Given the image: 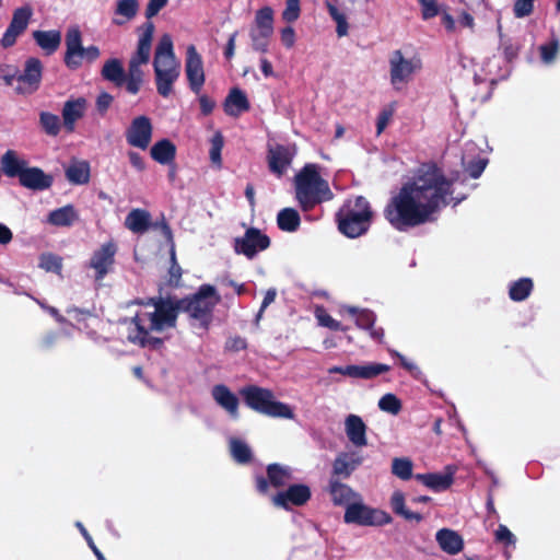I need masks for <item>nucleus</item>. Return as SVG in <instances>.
Wrapping results in <instances>:
<instances>
[{
	"mask_svg": "<svg viewBox=\"0 0 560 560\" xmlns=\"http://www.w3.org/2000/svg\"><path fill=\"white\" fill-rule=\"evenodd\" d=\"M454 180L435 162L422 163L411 180L405 183L384 208V218L393 228L405 231L432 220L433 214L466 196L454 197Z\"/></svg>",
	"mask_w": 560,
	"mask_h": 560,
	"instance_id": "obj_1",
	"label": "nucleus"
},
{
	"mask_svg": "<svg viewBox=\"0 0 560 560\" xmlns=\"http://www.w3.org/2000/svg\"><path fill=\"white\" fill-rule=\"evenodd\" d=\"M319 171V165L307 163L294 177L295 198L305 212L334 197L328 182L320 176Z\"/></svg>",
	"mask_w": 560,
	"mask_h": 560,
	"instance_id": "obj_2",
	"label": "nucleus"
},
{
	"mask_svg": "<svg viewBox=\"0 0 560 560\" xmlns=\"http://www.w3.org/2000/svg\"><path fill=\"white\" fill-rule=\"evenodd\" d=\"M373 220L370 202L363 196L348 199L336 213V222L341 234L355 238L365 234Z\"/></svg>",
	"mask_w": 560,
	"mask_h": 560,
	"instance_id": "obj_3",
	"label": "nucleus"
},
{
	"mask_svg": "<svg viewBox=\"0 0 560 560\" xmlns=\"http://www.w3.org/2000/svg\"><path fill=\"white\" fill-rule=\"evenodd\" d=\"M180 311L186 313L191 320L197 322L198 327L208 331L213 319V311L220 303L221 296L212 284H201L198 290L178 299Z\"/></svg>",
	"mask_w": 560,
	"mask_h": 560,
	"instance_id": "obj_4",
	"label": "nucleus"
},
{
	"mask_svg": "<svg viewBox=\"0 0 560 560\" xmlns=\"http://www.w3.org/2000/svg\"><path fill=\"white\" fill-rule=\"evenodd\" d=\"M244 404L257 413L281 419H293L292 408L282 401L276 400L271 389L258 385H246L240 389Z\"/></svg>",
	"mask_w": 560,
	"mask_h": 560,
	"instance_id": "obj_5",
	"label": "nucleus"
},
{
	"mask_svg": "<svg viewBox=\"0 0 560 560\" xmlns=\"http://www.w3.org/2000/svg\"><path fill=\"white\" fill-rule=\"evenodd\" d=\"M136 304L143 306H154V311L140 314L142 318L149 320V329L153 331H163L165 328L176 326L177 316L180 311L179 301L176 298L154 296L147 300H136Z\"/></svg>",
	"mask_w": 560,
	"mask_h": 560,
	"instance_id": "obj_6",
	"label": "nucleus"
},
{
	"mask_svg": "<svg viewBox=\"0 0 560 560\" xmlns=\"http://www.w3.org/2000/svg\"><path fill=\"white\" fill-rule=\"evenodd\" d=\"M392 520L388 513L370 508L360 501L348 504L343 515L345 523L360 526H382L389 524Z\"/></svg>",
	"mask_w": 560,
	"mask_h": 560,
	"instance_id": "obj_7",
	"label": "nucleus"
},
{
	"mask_svg": "<svg viewBox=\"0 0 560 560\" xmlns=\"http://www.w3.org/2000/svg\"><path fill=\"white\" fill-rule=\"evenodd\" d=\"M154 28L153 22H145L141 25L137 50L129 60L126 77L143 79V71L140 67L147 65L150 60Z\"/></svg>",
	"mask_w": 560,
	"mask_h": 560,
	"instance_id": "obj_8",
	"label": "nucleus"
},
{
	"mask_svg": "<svg viewBox=\"0 0 560 560\" xmlns=\"http://www.w3.org/2000/svg\"><path fill=\"white\" fill-rule=\"evenodd\" d=\"M270 237L257 228H248L242 237L234 240V252L253 259L270 246Z\"/></svg>",
	"mask_w": 560,
	"mask_h": 560,
	"instance_id": "obj_9",
	"label": "nucleus"
},
{
	"mask_svg": "<svg viewBox=\"0 0 560 560\" xmlns=\"http://www.w3.org/2000/svg\"><path fill=\"white\" fill-rule=\"evenodd\" d=\"M117 249V244L114 241H108L93 252L88 267L94 270L95 281H102L113 271Z\"/></svg>",
	"mask_w": 560,
	"mask_h": 560,
	"instance_id": "obj_10",
	"label": "nucleus"
},
{
	"mask_svg": "<svg viewBox=\"0 0 560 560\" xmlns=\"http://www.w3.org/2000/svg\"><path fill=\"white\" fill-rule=\"evenodd\" d=\"M185 72L189 89L195 94H200L206 75L201 55L194 45H189L186 51Z\"/></svg>",
	"mask_w": 560,
	"mask_h": 560,
	"instance_id": "obj_11",
	"label": "nucleus"
},
{
	"mask_svg": "<svg viewBox=\"0 0 560 560\" xmlns=\"http://www.w3.org/2000/svg\"><path fill=\"white\" fill-rule=\"evenodd\" d=\"M153 133V126L148 116L141 115L132 119L129 128L126 130L127 143L131 147L145 150Z\"/></svg>",
	"mask_w": 560,
	"mask_h": 560,
	"instance_id": "obj_12",
	"label": "nucleus"
},
{
	"mask_svg": "<svg viewBox=\"0 0 560 560\" xmlns=\"http://www.w3.org/2000/svg\"><path fill=\"white\" fill-rule=\"evenodd\" d=\"M32 14L33 11L30 5L14 10L12 20L0 39V44L3 48H10L16 43L18 37L27 28Z\"/></svg>",
	"mask_w": 560,
	"mask_h": 560,
	"instance_id": "obj_13",
	"label": "nucleus"
},
{
	"mask_svg": "<svg viewBox=\"0 0 560 560\" xmlns=\"http://www.w3.org/2000/svg\"><path fill=\"white\" fill-rule=\"evenodd\" d=\"M390 82L393 85L407 83L412 74L421 68L419 59H406L400 50H395L389 59Z\"/></svg>",
	"mask_w": 560,
	"mask_h": 560,
	"instance_id": "obj_14",
	"label": "nucleus"
},
{
	"mask_svg": "<svg viewBox=\"0 0 560 560\" xmlns=\"http://www.w3.org/2000/svg\"><path fill=\"white\" fill-rule=\"evenodd\" d=\"M266 472L267 477H256V489L260 494H267L270 486L275 488L284 487L292 478L291 469L278 463L269 464Z\"/></svg>",
	"mask_w": 560,
	"mask_h": 560,
	"instance_id": "obj_15",
	"label": "nucleus"
},
{
	"mask_svg": "<svg viewBox=\"0 0 560 560\" xmlns=\"http://www.w3.org/2000/svg\"><path fill=\"white\" fill-rule=\"evenodd\" d=\"M312 497L308 486L304 483H295L289 486L284 491H280L271 499L273 505L290 510L291 505L302 506L306 504Z\"/></svg>",
	"mask_w": 560,
	"mask_h": 560,
	"instance_id": "obj_16",
	"label": "nucleus"
},
{
	"mask_svg": "<svg viewBox=\"0 0 560 560\" xmlns=\"http://www.w3.org/2000/svg\"><path fill=\"white\" fill-rule=\"evenodd\" d=\"M390 370V366L384 363L371 362L364 365L331 366L329 374H341L351 378L372 380Z\"/></svg>",
	"mask_w": 560,
	"mask_h": 560,
	"instance_id": "obj_17",
	"label": "nucleus"
},
{
	"mask_svg": "<svg viewBox=\"0 0 560 560\" xmlns=\"http://www.w3.org/2000/svg\"><path fill=\"white\" fill-rule=\"evenodd\" d=\"M158 93L168 97L173 92V84L180 74L179 62L153 63Z\"/></svg>",
	"mask_w": 560,
	"mask_h": 560,
	"instance_id": "obj_18",
	"label": "nucleus"
},
{
	"mask_svg": "<svg viewBox=\"0 0 560 560\" xmlns=\"http://www.w3.org/2000/svg\"><path fill=\"white\" fill-rule=\"evenodd\" d=\"M131 323L135 324V329L129 332L128 340L135 345H139L142 348H150L159 350L163 347L164 341L159 337L150 336L151 329L144 325V318L138 313L131 318Z\"/></svg>",
	"mask_w": 560,
	"mask_h": 560,
	"instance_id": "obj_19",
	"label": "nucleus"
},
{
	"mask_svg": "<svg viewBox=\"0 0 560 560\" xmlns=\"http://www.w3.org/2000/svg\"><path fill=\"white\" fill-rule=\"evenodd\" d=\"M363 458L358 452H341L332 462L330 479H347L362 464Z\"/></svg>",
	"mask_w": 560,
	"mask_h": 560,
	"instance_id": "obj_20",
	"label": "nucleus"
},
{
	"mask_svg": "<svg viewBox=\"0 0 560 560\" xmlns=\"http://www.w3.org/2000/svg\"><path fill=\"white\" fill-rule=\"evenodd\" d=\"M293 158L294 150L282 144H277L268 150V167L271 173L281 177L291 165Z\"/></svg>",
	"mask_w": 560,
	"mask_h": 560,
	"instance_id": "obj_21",
	"label": "nucleus"
},
{
	"mask_svg": "<svg viewBox=\"0 0 560 560\" xmlns=\"http://www.w3.org/2000/svg\"><path fill=\"white\" fill-rule=\"evenodd\" d=\"M66 47L65 65L69 69L75 70L81 66V59L77 57L83 51L82 34L78 26L68 28L66 34Z\"/></svg>",
	"mask_w": 560,
	"mask_h": 560,
	"instance_id": "obj_22",
	"label": "nucleus"
},
{
	"mask_svg": "<svg viewBox=\"0 0 560 560\" xmlns=\"http://www.w3.org/2000/svg\"><path fill=\"white\" fill-rule=\"evenodd\" d=\"M43 65L38 58L31 57L25 61V68L22 74L18 75L19 85L16 86V91L19 93H24V90L21 84H26L28 86V92L35 91L42 80Z\"/></svg>",
	"mask_w": 560,
	"mask_h": 560,
	"instance_id": "obj_23",
	"label": "nucleus"
},
{
	"mask_svg": "<svg viewBox=\"0 0 560 560\" xmlns=\"http://www.w3.org/2000/svg\"><path fill=\"white\" fill-rule=\"evenodd\" d=\"M327 492L330 495L331 502L336 506H348L352 502L360 500L361 497L351 487L343 483L339 479L328 480Z\"/></svg>",
	"mask_w": 560,
	"mask_h": 560,
	"instance_id": "obj_24",
	"label": "nucleus"
},
{
	"mask_svg": "<svg viewBox=\"0 0 560 560\" xmlns=\"http://www.w3.org/2000/svg\"><path fill=\"white\" fill-rule=\"evenodd\" d=\"M20 184L32 190H45L51 187L54 177L46 174L42 168L33 166L26 167L21 174Z\"/></svg>",
	"mask_w": 560,
	"mask_h": 560,
	"instance_id": "obj_25",
	"label": "nucleus"
},
{
	"mask_svg": "<svg viewBox=\"0 0 560 560\" xmlns=\"http://www.w3.org/2000/svg\"><path fill=\"white\" fill-rule=\"evenodd\" d=\"M211 396L213 400L232 417H237L240 405L238 398L226 385H214L211 389Z\"/></svg>",
	"mask_w": 560,
	"mask_h": 560,
	"instance_id": "obj_26",
	"label": "nucleus"
},
{
	"mask_svg": "<svg viewBox=\"0 0 560 560\" xmlns=\"http://www.w3.org/2000/svg\"><path fill=\"white\" fill-rule=\"evenodd\" d=\"M345 430L349 441L357 447H363L368 444L366 424L361 417L349 415L345 420Z\"/></svg>",
	"mask_w": 560,
	"mask_h": 560,
	"instance_id": "obj_27",
	"label": "nucleus"
},
{
	"mask_svg": "<svg viewBox=\"0 0 560 560\" xmlns=\"http://www.w3.org/2000/svg\"><path fill=\"white\" fill-rule=\"evenodd\" d=\"M421 7V16L424 21L441 14V21L448 33H453L456 28L454 18L447 11H441L436 0H418Z\"/></svg>",
	"mask_w": 560,
	"mask_h": 560,
	"instance_id": "obj_28",
	"label": "nucleus"
},
{
	"mask_svg": "<svg viewBox=\"0 0 560 560\" xmlns=\"http://www.w3.org/2000/svg\"><path fill=\"white\" fill-rule=\"evenodd\" d=\"M223 108L226 115L236 117L250 109L246 94L238 88H232L225 97Z\"/></svg>",
	"mask_w": 560,
	"mask_h": 560,
	"instance_id": "obj_29",
	"label": "nucleus"
},
{
	"mask_svg": "<svg viewBox=\"0 0 560 560\" xmlns=\"http://www.w3.org/2000/svg\"><path fill=\"white\" fill-rule=\"evenodd\" d=\"M86 100L84 97L69 100L65 103L62 118L68 131H73L75 121L84 116Z\"/></svg>",
	"mask_w": 560,
	"mask_h": 560,
	"instance_id": "obj_30",
	"label": "nucleus"
},
{
	"mask_svg": "<svg viewBox=\"0 0 560 560\" xmlns=\"http://www.w3.org/2000/svg\"><path fill=\"white\" fill-rule=\"evenodd\" d=\"M435 539L440 548L448 555H456L462 551L464 547L462 536L448 528L438 530Z\"/></svg>",
	"mask_w": 560,
	"mask_h": 560,
	"instance_id": "obj_31",
	"label": "nucleus"
},
{
	"mask_svg": "<svg viewBox=\"0 0 560 560\" xmlns=\"http://www.w3.org/2000/svg\"><path fill=\"white\" fill-rule=\"evenodd\" d=\"M150 155L162 165H171L176 158V145L170 139H161L151 147Z\"/></svg>",
	"mask_w": 560,
	"mask_h": 560,
	"instance_id": "obj_32",
	"label": "nucleus"
},
{
	"mask_svg": "<svg viewBox=\"0 0 560 560\" xmlns=\"http://www.w3.org/2000/svg\"><path fill=\"white\" fill-rule=\"evenodd\" d=\"M151 225V214L144 209H132L125 219V226L136 234L145 233Z\"/></svg>",
	"mask_w": 560,
	"mask_h": 560,
	"instance_id": "obj_33",
	"label": "nucleus"
},
{
	"mask_svg": "<svg viewBox=\"0 0 560 560\" xmlns=\"http://www.w3.org/2000/svg\"><path fill=\"white\" fill-rule=\"evenodd\" d=\"M1 167L5 176L10 178L18 177L25 171L28 163L20 159L14 150H8L0 159Z\"/></svg>",
	"mask_w": 560,
	"mask_h": 560,
	"instance_id": "obj_34",
	"label": "nucleus"
},
{
	"mask_svg": "<svg viewBox=\"0 0 560 560\" xmlns=\"http://www.w3.org/2000/svg\"><path fill=\"white\" fill-rule=\"evenodd\" d=\"M33 38L46 55H52L60 46L61 33L56 30L34 31Z\"/></svg>",
	"mask_w": 560,
	"mask_h": 560,
	"instance_id": "obj_35",
	"label": "nucleus"
},
{
	"mask_svg": "<svg viewBox=\"0 0 560 560\" xmlns=\"http://www.w3.org/2000/svg\"><path fill=\"white\" fill-rule=\"evenodd\" d=\"M104 80L113 82L116 86L124 85L126 81V72L122 62L117 58L108 59L101 71Z\"/></svg>",
	"mask_w": 560,
	"mask_h": 560,
	"instance_id": "obj_36",
	"label": "nucleus"
},
{
	"mask_svg": "<svg viewBox=\"0 0 560 560\" xmlns=\"http://www.w3.org/2000/svg\"><path fill=\"white\" fill-rule=\"evenodd\" d=\"M78 219V213L72 205H66L49 212L47 222L54 226H70Z\"/></svg>",
	"mask_w": 560,
	"mask_h": 560,
	"instance_id": "obj_37",
	"label": "nucleus"
},
{
	"mask_svg": "<svg viewBox=\"0 0 560 560\" xmlns=\"http://www.w3.org/2000/svg\"><path fill=\"white\" fill-rule=\"evenodd\" d=\"M66 178L73 185H84L90 182V165L85 161H75L66 168Z\"/></svg>",
	"mask_w": 560,
	"mask_h": 560,
	"instance_id": "obj_38",
	"label": "nucleus"
},
{
	"mask_svg": "<svg viewBox=\"0 0 560 560\" xmlns=\"http://www.w3.org/2000/svg\"><path fill=\"white\" fill-rule=\"evenodd\" d=\"M275 12L271 7H262L255 13L254 27L250 31L273 34Z\"/></svg>",
	"mask_w": 560,
	"mask_h": 560,
	"instance_id": "obj_39",
	"label": "nucleus"
},
{
	"mask_svg": "<svg viewBox=\"0 0 560 560\" xmlns=\"http://www.w3.org/2000/svg\"><path fill=\"white\" fill-rule=\"evenodd\" d=\"M390 508L396 515L404 517L406 521H415L420 523L423 516L418 512L408 510L405 505V494L401 491H395L390 498Z\"/></svg>",
	"mask_w": 560,
	"mask_h": 560,
	"instance_id": "obj_40",
	"label": "nucleus"
},
{
	"mask_svg": "<svg viewBox=\"0 0 560 560\" xmlns=\"http://www.w3.org/2000/svg\"><path fill=\"white\" fill-rule=\"evenodd\" d=\"M178 62L175 58L173 40L168 34H164L155 48L153 63Z\"/></svg>",
	"mask_w": 560,
	"mask_h": 560,
	"instance_id": "obj_41",
	"label": "nucleus"
},
{
	"mask_svg": "<svg viewBox=\"0 0 560 560\" xmlns=\"http://www.w3.org/2000/svg\"><path fill=\"white\" fill-rule=\"evenodd\" d=\"M277 224L281 231L295 232L301 225L300 214L293 208H284L277 215Z\"/></svg>",
	"mask_w": 560,
	"mask_h": 560,
	"instance_id": "obj_42",
	"label": "nucleus"
},
{
	"mask_svg": "<svg viewBox=\"0 0 560 560\" xmlns=\"http://www.w3.org/2000/svg\"><path fill=\"white\" fill-rule=\"evenodd\" d=\"M534 289V282L530 278L524 277L511 282L509 287V296L514 302L526 300Z\"/></svg>",
	"mask_w": 560,
	"mask_h": 560,
	"instance_id": "obj_43",
	"label": "nucleus"
},
{
	"mask_svg": "<svg viewBox=\"0 0 560 560\" xmlns=\"http://www.w3.org/2000/svg\"><path fill=\"white\" fill-rule=\"evenodd\" d=\"M182 276L183 269L176 258L175 244H172L170 248V268L165 280L166 285L172 289L179 288L182 285Z\"/></svg>",
	"mask_w": 560,
	"mask_h": 560,
	"instance_id": "obj_44",
	"label": "nucleus"
},
{
	"mask_svg": "<svg viewBox=\"0 0 560 560\" xmlns=\"http://www.w3.org/2000/svg\"><path fill=\"white\" fill-rule=\"evenodd\" d=\"M139 11L138 0H117L115 14L120 15L124 20L114 19V24L122 25L125 22L132 20Z\"/></svg>",
	"mask_w": 560,
	"mask_h": 560,
	"instance_id": "obj_45",
	"label": "nucleus"
},
{
	"mask_svg": "<svg viewBox=\"0 0 560 560\" xmlns=\"http://www.w3.org/2000/svg\"><path fill=\"white\" fill-rule=\"evenodd\" d=\"M454 482L453 472H446V474H440V472H429V480L427 488L435 491L441 492L445 491Z\"/></svg>",
	"mask_w": 560,
	"mask_h": 560,
	"instance_id": "obj_46",
	"label": "nucleus"
},
{
	"mask_svg": "<svg viewBox=\"0 0 560 560\" xmlns=\"http://www.w3.org/2000/svg\"><path fill=\"white\" fill-rule=\"evenodd\" d=\"M327 11L330 18L336 22V33L338 37H343L348 35L349 24L347 21V16L341 13L338 8L329 1L325 3Z\"/></svg>",
	"mask_w": 560,
	"mask_h": 560,
	"instance_id": "obj_47",
	"label": "nucleus"
},
{
	"mask_svg": "<svg viewBox=\"0 0 560 560\" xmlns=\"http://www.w3.org/2000/svg\"><path fill=\"white\" fill-rule=\"evenodd\" d=\"M347 311L351 316L355 317V324L358 327L365 329V330L372 329L374 327L376 318L372 311H370V310L359 311L357 307H353V306L348 307Z\"/></svg>",
	"mask_w": 560,
	"mask_h": 560,
	"instance_id": "obj_48",
	"label": "nucleus"
},
{
	"mask_svg": "<svg viewBox=\"0 0 560 560\" xmlns=\"http://www.w3.org/2000/svg\"><path fill=\"white\" fill-rule=\"evenodd\" d=\"M230 446L232 456L237 463L246 464L252 460V451L245 442L238 439H232Z\"/></svg>",
	"mask_w": 560,
	"mask_h": 560,
	"instance_id": "obj_49",
	"label": "nucleus"
},
{
	"mask_svg": "<svg viewBox=\"0 0 560 560\" xmlns=\"http://www.w3.org/2000/svg\"><path fill=\"white\" fill-rule=\"evenodd\" d=\"M413 464L409 458H394L392 463V472L402 480H409L412 477Z\"/></svg>",
	"mask_w": 560,
	"mask_h": 560,
	"instance_id": "obj_50",
	"label": "nucleus"
},
{
	"mask_svg": "<svg viewBox=\"0 0 560 560\" xmlns=\"http://www.w3.org/2000/svg\"><path fill=\"white\" fill-rule=\"evenodd\" d=\"M39 267L47 272L59 275L62 270V258L51 253L42 254L39 257Z\"/></svg>",
	"mask_w": 560,
	"mask_h": 560,
	"instance_id": "obj_51",
	"label": "nucleus"
},
{
	"mask_svg": "<svg viewBox=\"0 0 560 560\" xmlns=\"http://www.w3.org/2000/svg\"><path fill=\"white\" fill-rule=\"evenodd\" d=\"M39 121L44 131L49 136H57L60 131V119L57 115L43 112L39 116Z\"/></svg>",
	"mask_w": 560,
	"mask_h": 560,
	"instance_id": "obj_52",
	"label": "nucleus"
},
{
	"mask_svg": "<svg viewBox=\"0 0 560 560\" xmlns=\"http://www.w3.org/2000/svg\"><path fill=\"white\" fill-rule=\"evenodd\" d=\"M271 36L272 34L250 31L249 37L252 40L253 50L261 54L268 52Z\"/></svg>",
	"mask_w": 560,
	"mask_h": 560,
	"instance_id": "obj_53",
	"label": "nucleus"
},
{
	"mask_svg": "<svg viewBox=\"0 0 560 560\" xmlns=\"http://www.w3.org/2000/svg\"><path fill=\"white\" fill-rule=\"evenodd\" d=\"M378 408L392 415H397L401 410V401L394 394H385L378 400Z\"/></svg>",
	"mask_w": 560,
	"mask_h": 560,
	"instance_id": "obj_54",
	"label": "nucleus"
},
{
	"mask_svg": "<svg viewBox=\"0 0 560 560\" xmlns=\"http://www.w3.org/2000/svg\"><path fill=\"white\" fill-rule=\"evenodd\" d=\"M540 58L545 63H551L556 60L559 51L558 38H552L549 43L539 47Z\"/></svg>",
	"mask_w": 560,
	"mask_h": 560,
	"instance_id": "obj_55",
	"label": "nucleus"
},
{
	"mask_svg": "<svg viewBox=\"0 0 560 560\" xmlns=\"http://www.w3.org/2000/svg\"><path fill=\"white\" fill-rule=\"evenodd\" d=\"M224 144V139L221 132H217L211 139V148H210V160L214 165L221 166V151Z\"/></svg>",
	"mask_w": 560,
	"mask_h": 560,
	"instance_id": "obj_56",
	"label": "nucleus"
},
{
	"mask_svg": "<svg viewBox=\"0 0 560 560\" xmlns=\"http://www.w3.org/2000/svg\"><path fill=\"white\" fill-rule=\"evenodd\" d=\"M501 48L504 59L508 62H513L517 57L521 50V44L518 42H514L512 39H502Z\"/></svg>",
	"mask_w": 560,
	"mask_h": 560,
	"instance_id": "obj_57",
	"label": "nucleus"
},
{
	"mask_svg": "<svg viewBox=\"0 0 560 560\" xmlns=\"http://www.w3.org/2000/svg\"><path fill=\"white\" fill-rule=\"evenodd\" d=\"M300 0H285V9L282 12L283 21L293 23L300 18Z\"/></svg>",
	"mask_w": 560,
	"mask_h": 560,
	"instance_id": "obj_58",
	"label": "nucleus"
},
{
	"mask_svg": "<svg viewBox=\"0 0 560 560\" xmlns=\"http://www.w3.org/2000/svg\"><path fill=\"white\" fill-rule=\"evenodd\" d=\"M487 164V159H474L469 161L467 164H465V171L469 174L471 178H478L483 173Z\"/></svg>",
	"mask_w": 560,
	"mask_h": 560,
	"instance_id": "obj_59",
	"label": "nucleus"
},
{
	"mask_svg": "<svg viewBox=\"0 0 560 560\" xmlns=\"http://www.w3.org/2000/svg\"><path fill=\"white\" fill-rule=\"evenodd\" d=\"M535 0H515L513 13L515 18L522 19L532 14Z\"/></svg>",
	"mask_w": 560,
	"mask_h": 560,
	"instance_id": "obj_60",
	"label": "nucleus"
},
{
	"mask_svg": "<svg viewBox=\"0 0 560 560\" xmlns=\"http://www.w3.org/2000/svg\"><path fill=\"white\" fill-rule=\"evenodd\" d=\"M495 541L501 542L504 546H514L516 538L505 525L500 524L495 530Z\"/></svg>",
	"mask_w": 560,
	"mask_h": 560,
	"instance_id": "obj_61",
	"label": "nucleus"
},
{
	"mask_svg": "<svg viewBox=\"0 0 560 560\" xmlns=\"http://www.w3.org/2000/svg\"><path fill=\"white\" fill-rule=\"evenodd\" d=\"M75 527L80 530L81 535L83 536V538L85 539L88 546L90 547V549L93 551V553L95 555L96 559L97 560H106L104 555L102 553V551L97 548V546L95 545L92 536L90 535V533L88 532V529L84 527V525L81 523V522H77L75 523Z\"/></svg>",
	"mask_w": 560,
	"mask_h": 560,
	"instance_id": "obj_62",
	"label": "nucleus"
},
{
	"mask_svg": "<svg viewBox=\"0 0 560 560\" xmlns=\"http://www.w3.org/2000/svg\"><path fill=\"white\" fill-rule=\"evenodd\" d=\"M394 115V108L393 106L385 107L381 110V113L377 116L376 120V133L381 135L385 128L387 127L388 122L390 121L392 117Z\"/></svg>",
	"mask_w": 560,
	"mask_h": 560,
	"instance_id": "obj_63",
	"label": "nucleus"
},
{
	"mask_svg": "<svg viewBox=\"0 0 560 560\" xmlns=\"http://www.w3.org/2000/svg\"><path fill=\"white\" fill-rule=\"evenodd\" d=\"M168 0H149L145 8L147 22L159 14V12L167 4Z\"/></svg>",
	"mask_w": 560,
	"mask_h": 560,
	"instance_id": "obj_64",
	"label": "nucleus"
}]
</instances>
